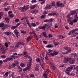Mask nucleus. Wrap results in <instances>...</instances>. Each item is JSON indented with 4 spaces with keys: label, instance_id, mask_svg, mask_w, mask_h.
<instances>
[{
    "label": "nucleus",
    "instance_id": "nucleus-1",
    "mask_svg": "<svg viewBox=\"0 0 78 78\" xmlns=\"http://www.w3.org/2000/svg\"><path fill=\"white\" fill-rule=\"evenodd\" d=\"M71 59H72V58H64V60L63 61V62L64 63H67V62H69L70 64H74L75 60L73 59L71 60Z\"/></svg>",
    "mask_w": 78,
    "mask_h": 78
},
{
    "label": "nucleus",
    "instance_id": "nucleus-2",
    "mask_svg": "<svg viewBox=\"0 0 78 78\" xmlns=\"http://www.w3.org/2000/svg\"><path fill=\"white\" fill-rule=\"evenodd\" d=\"M57 5L58 6V7H60L62 8L64 6V5L61 3V2H58L56 3Z\"/></svg>",
    "mask_w": 78,
    "mask_h": 78
},
{
    "label": "nucleus",
    "instance_id": "nucleus-3",
    "mask_svg": "<svg viewBox=\"0 0 78 78\" xmlns=\"http://www.w3.org/2000/svg\"><path fill=\"white\" fill-rule=\"evenodd\" d=\"M28 6L26 5V6L21 8V11L22 12H25V11H26L27 9H28Z\"/></svg>",
    "mask_w": 78,
    "mask_h": 78
},
{
    "label": "nucleus",
    "instance_id": "nucleus-4",
    "mask_svg": "<svg viewBox=\"0 0 78 78\" xmlns=\"http://www.w3.org/2000/svg\"><path fill=\"white\" fill-rule=\"evenodd\" d=\"M72 69L71 67H69L67 69H66L65 72L66 73H67L68 75H69L70 72V70H72Z\"/></svg>",
    "mask_w": 78,
    "mask_h": 78
},
{
    "label": "nucleus",
    "instance_id": "nucleus-5",
    "mask_svg": "<svg viewBox=\"0 0 78 78\" xmlns=\"http://www.w3.org/2000/svg\"><path fill=\"white\" fill-rule=\"evenodd\" d=\"M29 62L28 65L30 66H31V62H32V61H33V60L32 59V58L30 57V56H29Z\"/></svg>",
    "mask_w": 78,
    "mask_h": 78
},
{
    "label": "nucleus",
    "instance_id": "nucleus-6",
    "mask_svg": "<svg viewBox=\"0 0 78 78\" xmlns=\"http://www.w3.org/2000/svg\"><path fill=\"white\" fill-rule=\"evenodd\" d=\"M31 66H30V65H29L28 64H27V67L23 69V71H24V72H26V70H28V69L31 68Z\"/></svg>",
    "mask_w": 78,
    "mask_h": 78
},
{
    "label": "nucleus",
    "instance_id": "nucleus-7",
    "mask_svg": "<svg viewBox=\"0 0 78 78\" xmlns=\"http://www.w3.org/2000/svg\"><path fill=\"white\" fill-rule=\"evenodd\" d=\"M5 49V47L3 46V45L1 44H0V51H2V50H3Z\"/></svg>",
    "mask_w": 78,
    "mask_h": 78
},
{
    "label": "nucleus",
    "instance_id": "nucleus-8",
    "mask_svg": "<svg viewBox=\"0 0 78 78\" xmlns=\"http://www.w3.org/2000/svg\"><path fill=\"white\" fill-rule=\"evenodd\" d=\"M19 61H15L13 63H12L14 65V66L15 67L17 66L18 65H19Z\"/></svg>",
    "mask_w": 78,
    "mask_h": 78
},
{
    "label": "nucleus",
    "instance_id": "nucleus-9",
    "mask_svg": "<svg viewBox=\"0 0 78 78\" xmlns=\"http://www.w3.org/2000/svg\"><path fill=\"white\" fill-rule=\"evenodd\" d=\"M47 25H48L47 27H47V29H48L49 27L50 28L51 27H52V22H49L48 23V24Z\"/></svg>",
    "mask_w": 78,
    "mask_h": 78
},
{
    "label": "nucleus",
    "instance_id": "nucleus-10",
    "mask_svg": "<svg viewBox=\"0 0 78 78\" xmlns=\"http://www.w3.org/2000/svg\"><path fill=\"white\" fill-rule=\"evenodd\" d=\"M9 27V25L8 24H6L4 26V27H3V28L2 27V30H4L5 28H8Z\"/></svg>",
    "mask_w": 78,
    "mask_h": 78
},
{
    "label": "nucleus",
    "instance_id": "nucleus-11",
    "mask_svg": "<svg viewBox=\"0 0 78 78\" xmlns=\"http://www.w3.org/2000/svg\"><path fill=\"white\" fill-rule=\"evenodd\" d=\"M51 5H50L48 4H47L46 6L45 7V9H51Z\"/></svg>",
    "mask_w": 78,
    "mask_h": 78
},
{
    "label": "nucleus",
    "instance_id": "nucleus-12",
    "mask_svg": "<svg viewBox=\"0 0 78 78\" xmlns=\"http://www.w3.org/2000/svg\"><path fill=\"white\" fill-rule=\"evenodd\" d=\"M14 32L16 35V37H17V36H18L19 35H18V34H19V31H18V30H14Z\"/></svg>",
    "mask_w": 78,
    "mask_h": 78
},
{
    "label": "nucleus",
    "instance_id": "nucleus-13",
    "mask_svg": "<svg viewBox=\"0 0 78 78\" xmlns=\"http://www.w3.org/2000/svg\"><path fill=\"white\" fill-rule=\"evenodd\" d=\"M44 53L41 54H40V56L41 58V60H44Z\"/></svg>",
    "mask_w": 78,
    "mask_h": 78
},
{
    "label": "nucleus",
    "instance_id": "nucleus-14",
    "mask_svg": "<svg viewBox=\"0 0 78 78\" xmlns=\"http://www.w3.org/2000/svg\"><path fill=\"white\" fill-rule=\"evenodd\" d=\"M15 67V66H14V65L13 64H12V65H10L9 66L8 68L9 69H11L14 68V67Z\"/></svg>",
    "mask_w": 78,
    "mask_h": 78
},
{
    "label": "nucleus",
    "instance_id": "nucleus-15",
    "mask_svg": "<svg viewBox=\"0 0 78 78\" xmlns=\"http://www.w3.org/2000/svg\"><path fill=\"white\" fill-rule=\"evenodd\" d=\"M47 48H51L53 47V44H48L46 46Z\"/></svg>",
    "mask_w": 78,
    "mask_h": 78
},
{
    "label": "nucleus",
    "instance_id": "nucleus-16",
    "mask_svg": "<svg viewBox=\"0 0 78 78\" xmlns=\"http://www.w3.org/2000/svg\"><path fill=\"white\" fill-rule=\"evenodd\" d=\"M5 26V24L3 23H1L0 24V27L1 28H3Z\"/></svg>",
    "mask_w": 78,
    "mask_h": 78
},
{
    "label": "nucleus",
    "instance_id": "nucleus-17",
    "mask_svg": "<svg viewBox=\"0 0 78 78\" xmlns=\"http://www.w3.org/2000/svg\"><path fill=\"white\" fill-rule=\"evenodd\" d=\"M32 13H34V14H36L37 12H38V10H33L32 11Z\"/></svg>",
    "mask_w": 78,
    "mask_h": 78
},
{
    "label": "nucleus",
    "instance_id": "nucleus-18",
    "mask_svg": "<svg viewBox=\"0 0 78 78\" xmlns=\"http://www.w3.org/2000/svg\"><path fill=\"white\" fill-rule=\"evenodd\" d=\"M48 26V25L47 24H45L44 25V26L42 27V29H43V30H45V29L46 27H47Z\"/></svg>",
    "mask_w": 78,
    "mask_h": 78
},
{
    "label": "nucleus",
    "instance_id": "nucleus-19",
    "mask_svg": "<svg viewBox=\"0 0 78 78\" xmlns=\"http://www.w3.org/2000/svg\"><path fill=\"white\" fill-rule=\"evenodd\" d=\"M51 6H55V2L53 1L51 4Z\"/></svg>",
    "mask_w": 78,
    "mask_h": 78
},
{
    "label": "nucleus",
    "instance_id": "nucleus-20",
    "mask_svg": "<svg viewBox=\"0 0 78 78\" xmlns=\"http://www.w3.org/2000/svg\"><path fill=\"white\" fill-rule=\"evenodd\" d=\"M9 73L11 75V76H13V75H14V73L13 72H12L11 71H9Z\"/></svg>",
    "mask_w": 78,
    "mask_h": 78
},
{
    "label": "nucleus",
    "instance_id": "nucleus-21",
    "mask_svg": "<svg viewBox=\"0 0 78 78\" xmlns=\"http://www.w3.org/2000/svg\"><path fill=\"white\" fill-rule=\"evenodd\" d=\"M43 35L44 37H45L46 38H47V34H46V33H45V32H44L43 34Z\"/></svg>",
    "mask_w": 78,
    "mask_h": 78
},
{
    "label": "nucleus",
    "instance_id": "nucleus-22",
    "mask_svg": "<svg viewBox=\"0 0 78 78\" xmlns=\"http://www.w3.org/2000/svg\"><path fill=\"white\" fill-rule=\"evenodd\" d=\"M5 34H6V35H7V36H9V35L10 34H11V32H5Z\"/></svg>",
    "mask_w": 78,
    "mask_h": 78
},
{
    "label": "nucleus",
    "instance_id": "nucleus-23",
    "mask_svg": "<svg viewBox=\"0 0 78 78\" xmlns=\"http://www.w3.org/2000/svg\"><path fill=\"white\" fill-rule=\"evenodd\" d=\"M24 43H23V42H18L17 43V44L18 45H24Z\"/></svg>",
    "mask_w": 78,
    "mask_h": 78
},
{
    "label": "nucleus",
    "instance_id": "nucleus-24",
    "mask_svg": "<svg viewBox=\"0 0 78 78\" xmlns=\"http://www.w3.org/2000/svg\"><path fill=\"white\" fill-rule=\"evenodd\" d=\"M51 67L53 70H55V66H54V65H53V63H51Z\"/></svg>",
    "mask_w": 78,
    "mask_h": 78
},
{
    "label": "nucleus",
    "instance_id": "nucleus-25",
    "mask_svg": "<svg viewBox=\"0 0 78 78\" xmlns=\"http://www.w3.org/2000/svg\"><path fill=\"white\" fill-rule=\"evenodd\" d=\"M41 62H40V64L41 66L42 67H43L44 65V63L43 62H44V60H41Z\"/></svg>",
    "mask_w": 78,
    "mask_h": 78
},
{
    "label": "nucleus",
    "instance_id": "nucleus-26",
    "mask_svg": "<svg viewBox=\"0 0 78 78\" xmlns=\"http://www.w3.org/2000/svg\"><path fill=\"white\" fill-rule=\"evenodd\" d=\"M9 44V42H6L5 43V46L6 47H8V44Z\"/></svg>",
    "mask_w": 78,
    "mask_h": 78
},
{
    "label": "nucleus",
    "instance_id": "nucleus-27",
    "mask_svg": "<svg viewBox=\"0 0 78 78\" xmlns=\"http://www.w3.org/2000/svg\"><path fill=\"white\" fill-rule=\"evenodd\" d=\"M17 28V26L16 25L15 26H12L11 27V28L12 29V30H14V29H16V28Z\"/></svg>",
    "mask_w": 78,
    "mask_h": 78
},
{
    "label": "nucleus",
    "instance_id": "nucleus-28",
    "mask_svg": "<svg viewBox=\"0 0 78 78\" xmlns=\"http://www.w3.org/2000/svg\"><path fill=\"white\" fill-rule=\"evenodd\" d=\"M1 51H2V53L3 55H5V53H6V50H5V49H4V50Z\"/></svg>",
    "mask_w": 78,
    "mask_h": 78
},
{
    "label": "nucleus",
    "instance_id": "nucleus-29",
    "mask_svg": "<svg viewBox=\"0 0 78 78\" xmlns=\"http://www.w3.org/2000/svg\"><path fill=\"white\" fill-rule=\"evenodd\" d=\"M39 70V67L38 66H36L35 69V71H38Z\"/></svg>",
    "mask_w": 78,
    "mask_h": 78
},
{
    "label": "nucleus",
    "instance_id": "nucleus-30",
    "mask_svg": "<svg viewBox=\"0 0 78 78\" xmlns=\"http://www.w3.org/2000/svg\"><path fill=\"white\" fill-rule=\"evenodd\" d=\"M52 16H55V15H56V16H58V15H59V14L58 13H56L55 12L54 13H52Z\"/></svg>",
    "mask_w": 78,
    "mask_h": 78
},
{
    "label": "nucleus",
    "instance_id": "nucleus-31",
    "mask_svg": "<svg viewBox=\"0 0 78 78\" xmlns=\"http://www.w3.org/2000/svg\"><path fill=\"white\" fill-rule=\"evenodd\" d=\"M33 34V36H34V35H35V33L34 32V31H33L32 32H30L29 33V34Z\"/></svg>",
    "mask_w": 78,
    "mask_h": 78
},
{
    "label": "nucleus",
    "instance_id": "nucleus-32",
    "mask_svg": "<svg viewBox=\"0 0 78 78\" xmlns=\"http://www.w3.org/2000/svg\"><path fill=\"white\" fill-rule=\"evenodd\" d=\"M30 37H27V40H26V42H29L30 41Z\"/></svg>",
    "mask_w": 78,
    "mask_h": 78
},
{
    "label": "nucleus",
    "instance_id": "nucleus-33",
    "mask_svg": "<svg viewBox=\"0 0 78 78\" xmlns=\"http://www.w3.org/2000/svg\"><path fill=\"white\" fill-rule=\"evenodd\" d=\"M7 58V61H12V58H11V57H8Z\"/></svg>",
    "mask_w": 78,
    "mask_h": 78
},
{
    "label": "nucleus",
    "instance_id": "nucleus-34",
    "mask_svg": "<svg viewBox=\"0 0 78 78\" xmlns=\"http://www.w3.org/2000/svg\"><path fill=\"white\" fill-rule=\"evenodd\" d=\"M9 17H10L11 18H12L14 17V15L13 14H9Z\"/></svg>",
    "mask_w": 78,
    "mask_h": 78
},
{
    "label": "nucleus",
    "instance_id": "nucleus-35",
    "mask_svg": "<svg viewBox=\"0 0 78 78\" xmlns=\"http://www.w3.org/2000/svg\"><path fill=\"white\" fill-rule=\"evenodd\" d=\"M53 53L54 55H57L58 53V51H54Z\"/></svg>",
    "mask_w": 78,
    "mask_h": 78
},
{
    "label": "nucleus",
    "instance_id": "nucleus-36",
    "mask_svg": "<svg viewBox=\"0 0 78 78\" xmlns=\"http://www.w3.org/2000/svg\"><path fill=\"white\" fill-rule=\"evenodd\" d=\"M71 32H72V33H73V34H74L75 33V31H76V30H75V29H74L73 30H71Z\"/></svg>",
    "mask_w": 78,
    "mask_h": 78
},
{
    "label": "nucleus",
    "instance_id": "nucleus-37",
    "mask_svg": "<svg viewBox=\"0 0 78 78\" xmlns=\"http://www.w3.org/2000/svg\"><path fill=\"white\" fill-rule=\"evenodd\" d=\"M41 2V5H43V4H44L45 3V0H43Z\"/></svg>",
    "mask_w": 78,
    "mask_h": 78
},
{
    "label": "nucleus",
    "instance_id": "nucleus-38",
    "mask_svg": "<svg viewBox=\"0 0 78 78\" xmlns=\"http://www.w3.org/2000/svg\"><path fill=\"white\" fill-rule=\"evenodd\" d=\"M31 25H32V27H35V26H36V24L35 23H31Z\"/></svg>",
    "mask_w": 78,
    "mask_h": 78
},
{
    "label": "nucleus",
    "instance_id": "nucleus-39",
    "mask_svg": "<svg viewBox=\"0 0 78 78\" xmlns=\"http://www.w3.org/2000/svg\"><path fill=\"white\" fill-rule=\"evenodd\" d=\"M73 56L75 58H77V55L76 54L74 53L73 54Z\"/></svg>",
    "mask_w": 78,
    "mask_h": 78
},
{
    "label": "nucleus",
    "instance_id": "nucleus-40",
    "mask_svg": "<svg viewBox=\"0 0 78 78\" xmlns=\"http://www.w3.org/2000/svg\"><path fill=\"white\" fill-rule=\"evenodd\" d=\"M21 33L23 34H26L27 32H26V31L25 30H22L21 31Z\"/></svg>",
    "mask_w": 78,
    "mask_h": 78
},
{
    "label": "nucleus",
    "instance_id": "nucleus-41",
    "mask_svg": "<svg viewBox=\"0 0 78 78\" xmlns=\"http://www.w3.org/2000/svg\"><path fill=\"white\" fill-rule=\"evenodd\" d=\"M5 21H6L7 22H9V19L8 18H6L5 19Z\"/></svg>",
    "mask_w": 78,
    "mask_h": 78
},
{
    "label": "nucleus",
    "instance_id": "nucleus-42",
    "mask_svg": "<svg viewBox=\"0 0 78 78\" xmlns=\"http://www.w3.org/2000/svg\"><path fill=\"white\" fill-rule=\"evenodd\" d=\"M75 13H76V11H73L71 12V15H72L73 14H75Z\"/></svg>",
    "mask_w": 78,
    "mask_h": 78
},
{
    "label": "nucleus",
    "instance_id": "nucleus-43",
    "mask_svg": "<svg viewBox=\"0 0 78 78\" xmlns=\"http://www.w3.org/2000/svg\"><path fill=\"white\" fill-rule=\"evenodd\" d=\"M34 36L37 40H38V38H37V35H36V34H35V35H34Z\"/></svg>",
    "mask_w": 78,
    "mask_h": 78
},
{
    "label": "nucleus",
    "instance_id": "nucleus-44",
    "mask_svg": "<svg viewBox=\"0 0 78 78\" xmlns=\"http://www.w3.org/2000/svg\"><path fill=\"white\" fill-rule=\"evenodd\" d=\"M36 61L37 62H41V59L39 58H37L36 59Z\"/></svg>",
    "mask_w": 78,
    "mask_h": 78
},
{
    "label": "nucleus",
    "instance_id": "nucleus-45",
    "mask_svg": "<svg viewBox=\"0 0 78 78\" xmlns=\"http://www.w3.org/2000/svg\"><path fill=\"white\" fill-rule=\"evenodd\" d=\"M69 53V52L66 51L65 52H62V54H63V55H66V54H68Z\"/></svg>",
    "mask_w": 78,
    "mask_h": 78
},
{
    "label": "nucleus",
    "instance_id": "nucleus-46",
    "mask_svg": "<svg viewBox=\"0 0 78 78\" xmlns=\"http://www.w3.org/2000/svg\"><path fill=\"white\" fill-rule=\"evenodd\" d=\"M73 22L74 23H76V22H77V20L76 19H74L73 20Z\"/></svg>",
    "mask_w": 78,
    "mask_h": 78
},
{
    "label": "nucleus",
    "instance_id": "nucleus-47",
    "mask_svg": "<svg viewBox=\"0 0 78 78\" xmlns=\"http://www.w3.org/2000/svg\"><path fill=\"white\" fill-rule=\"evenodd\" d=\"M70 67L72 70H73V68H74V69L75 68V65H71Z\"/></svg>",
    "mask_w": 78,
    "mask_h": 78
},
{
    "label": "nucleus",
    "instance_id": "nucleus-48",
    "mask_svg": "<svg viewBox=\"0 0 78 78\" xmlns=\"http://www.w3.org/2000/svg\"><path fill=\"white\" fill-rule=\"evenodd\" d=\"M69 25H73V21H70V23H69Z\"/></svg>",
    "mask_w": 78,
    "mask_h": 78
},
{
    "label": "nucleus",
    "instance_id": "nucleus-49",
    "mask_svg": "<svg viewBox=\"0 0 78 78\" xmlns=\"http://www.w3.org/2000/svg\"><path fill=\"white\" fill-rule=\"evenodd\" d=\"M78 66H74V68L73 69V70H75V69H78Z\"/></svg>",
    "mask_w": 78,
    "mask_h": 78
},
{
    "label": "nucleus",
    "instance_id": "nucleus-50",
    "mask_svg": "<svg viewBox=\"0 0 78 78\" xmlns=\"http://www.w3.org/2000/svg\"><path fill=\"white\" fill-rule=\"evenodd\" d=\"M8 10H9V8H4V10L5 11H8Z\"/></svg>",
    "mask_w": 78,
    "mask_h": 78
},
{
    "label": "nucleus",
    "instance_id": "nucleus-51",
    "mask_svg": "<svg viewBox=\"0 0 78 78\" xmlns=\"http://www.w3.org/2000/svg\"><path fill=\"white\" fill-rule=\"evenodd\" d=\"M20 66H21V67H23V66H25V65H24V64L23 63L20 64Z\"/></svg>",
    "mask_w": 78,
    "mask_h": 78
},
{
    "label": "nucleus",
    "instance_id": "nucleus-52",
    "mask_svg": "<svg viewBox=\"0 0 78 78\" xmlns=\"http://www.w3.org/2000/svg\"><path fill=\"white\" fill-rule=\"evenodd\" d=\"M75 19H76V20L77 19L78 20V15H77V13H76V14L75 16Z\"/></svg>",
    "mask_w": 78,
    "mask_h": 78
},
{
    "label": "nucleus",
    "instance_id": "nucleus-53",
    "mask_svg": "<svg viewBox=\"0 0 78 78\" xmlns=\"http://www.w3.org/2000/svg\"><path fill=\"white\" fill-rule=\"evenodd\" d=\"M58 44L59 43L57 42H55L54 43L55 46H56V45H58Z\"/></svg>",
    "mask_w": 78,
    "mask_h": 78
},
{
    "label": "nucleus",
    "instance_id": "nucleus-54",
    "mask_svg": "<svg viewBox=\"0 0 78 78\" xmlns=\"http://www.w3.org/2000/svg\"><path fill=\"white\" fill-rule=\"evenodd\" d=\"M43 22H50V21H49V20H44Z\"/></svg>",
    "mask_w": 78,
    "mask_h": 78
},
{
    "label": "nucleus",
    "instance_id": "nucleus-55",
    "mask_svg": "<svg viewBox=\"0 0 78 78\" xmlns=\"http://www.w3.org/2000/svg\"><path fill=\"white\" fill-rule=\"evenodd\" d=\"M43 76L44 78H47V74H43Z\"/></svg>",
    "mask_w": 78,
    "mask_h": 78
},
{
    "label": "nucleus",
    "instance_id": "nucleus-56",
    "mask_svg": "<svg viewBox=\"0 0 78 78\" xmlns=\"http://www.w3.org/2000/svg\"><path fill=\"white\" fill-rule=\"evenodd\" d=\"M1 57L2 58H6V55H2L1 56Z\"/></svg>",
    "mask_w": 78,
    "mask_h": 78
},
{
    "label": "nucleus",
    "instance_id": "nucleus-57",
    "mask_svg": "<svg viewBox=\"0 0 78 78\" xmlns=\"http://www.w3.org/2000/svg\"><path fill=\"white\" fill-rule=\"evenodd\" d=\"M32 3H36L37 2V1L36 0H33L31 1Z\"/></svg>",
    "mask_w": 78,
    "mask_h": 78
},
{
    "label": "nucleus",
    "instance_id": "nucleus-58",
    "mask_svg": "<svg viewBox=\"0 0 78 78\" xmlns=\"http://www.w3.org/2000/svg\"><path fill=\"white\" fill-rule=\"evenodd\" d=\"M63 48H64V49H65V50H68L69 49V48L66 47Z\"/></svg>",
    "mask_w": 78,
    "mask_h": 78
},
{
    "label": "nucleus",
    "instance_id": "nucleus-59",
    "mask_svg": "<svg viewBox=\"0 0 78 78\" xmlns=\"http://www.w3.org/2000/svg\"><path fill=\"white\" fill-rule=\"evenodd\" d=\"M41 19H43V18H45V15H42L41 16Z\"/></svg>",
    "mask_w": 78,
    "mask_h": 78
},
{
    "label": "nucleus",
    "instance_id": "nucleus-60",
    "mask_svg": "<svg viewBox=\"0 0 78 78\" xmlns=\"http://www.w3.org/2000/svg\"><path fill=\"white\" fill-rule=\"evenodd\" d=\"M35 8H36V6L33 5L31 7V9H34Z\"/></svg>",
    "mask_w": 78,
    "mask_h": 78
},
{
    "label": "nucleus",
    "instance_id": "nucleus-61",
    "mask_svg": "<svg viewBox=\"0 0 78 78\" xmlns=\"http://www.w3.org/2000/svg\"><path fill=\"white\" fill-rule=\"evenodd\" d=\"M48 36L49 37V39H50V37H52V35H51V34L48 35Z\"/></svg>",
    "mask_w": 78,
    "mask_h": 78
},
{
    "label": "nucleus",
    "instance_id": "nucleus-62",
    "mask_svg": "<svg viewBox=\"0 0 78 78\" xmlns=\"http://www.w3.org/2000/svg\"><path fill=\"white\" fill-rule=\"evenodd\" d=\"M71 20V18H69L67 20L68 22H70Z\"/></svg>",
    "mask_w": 78,
    "mask_h": 78
},
{
    "label": "nucleus",
    "instance_id": "nucleus-63",
    "mask_svg": "<svg viewBox=\"0 0 78 78\" xmlns=\"http://www.w3.org/2000/svg\"><path fill=\"white\" fill-rule=\"evenodd\" d=\"M59 39H62V38H63V36H59Z\"/></svg>",
    "mask_w": 78,
    "mask_h": 78
},
{
    "label": "nucleus",
    "instance_id": "nucleus-64",
    "mask_svg": "<svg viewBox=\"0 0 78 78\" xmlns=\"http://www.w3.org/2000/svg\"><path fill=\"white\" fill-rule=\"evenodd\" d=\"M15 21L16 22H18L19 21V19H16L15 20Z\"/></svg>",
    "mask_w": 78,
    "mask_h": 78
}]
</instances>
